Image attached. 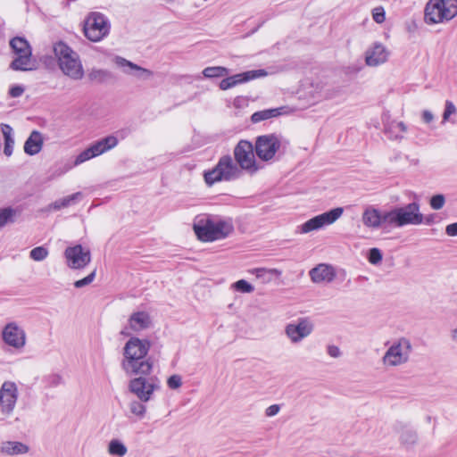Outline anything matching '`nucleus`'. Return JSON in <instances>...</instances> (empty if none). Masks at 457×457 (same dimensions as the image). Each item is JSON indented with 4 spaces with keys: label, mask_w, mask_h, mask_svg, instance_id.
Wrapping results in <instances>:
<instances>
[{
    "label": "nucleus",
    "mask_w": 457,
    "mask_h": 457,
    "mask_svg": "<svg viewBox=\"0 0 457 457\" xmlns=\"http://www.w3.org/2000/svg\"><path fill=\"white\" fill-rule=\"evenodd\" d=\"M48 249L45 245L34 247L30 251V259L36 262H41L48 256Z\"/></svg>",
    "instance_id": "37"
},
{
    "label": "nucleus",
    "mask_w": 457,
    "mask_h": 457,
    "mask_svg": "<svg viewBox=\"0 0 457 457\" xmlns=\"http://www.w3.org/2000/svg\"><path fill=\"white\" fill-rule=\"evenodd\" d=\"M129 325L133 331L138 332L149 328L152 325V319L146 312H135L129 318Z\"/></svg>",
    "instance_id": "20"
},
{
    "label": "nucleus",
    "mask_w": 457,
    "mask_h": 457,
    "mask_svg": "<svg viewBox=\"0 0 457 457\" xmlns=\"http://www.w3.org/2000/svg\"><path fill=\"white\" fill-rule=\"evenodd\" d=\"M396 428L402 429L401 436H400V441L403 445L408 446H412L417 443L418 440V435L415 430L406 428V426H404L402 422H398L396 424Z\"/></svg>",
    "instance_id": "25"
},
{
    "label": "nucleus",
    "mask_w": 457,
    "mask_h": 457,
    "mask_svg": "<svg viewBox=\"0 0 457 457\" xmlns=\"http://www.w3.org/2000/svg\"><path fill=\"white\" fill-rule=\"evenodd\" d=\"M111 23L108 18L98 12H91L84 21V36L92 42H99L110 33Z\"/></svg>",
    "instance_id": "6"
},
{
    "label": "nucleus",
    "mask_w": 457,
    "mask_h": 457,
    "mask_svg": "<svg viewBox=\"0 0 457 457\" xmlns=\"http://www.w3.org/2000/svg\"><path fill=\"white\" fill-rule=\"evenodd\" d=\"M457 15V0H429L424 10L427 24L449 21Z\"/></svg>",
    "instance_id": "5"
},
{
    "label": "nucleus",
    "mask_w": 457,
    "mask_h": 457,
    "mask_svg": "<svg viewBox=\"0 0 457 457\" xmlns=\"http://www.w3.org/2000/svg\"><path fill=\"white\" fill-rule=\"evenodd\" d=\"M313 330V324L308 318H299L296 323L287 324L286 334L293 343H298Z\"/></svg>",
    "instance_id": "15"
},
{
    "label": "nucleus",
    "mask_w": 457,
    "mask_h": 457,
    "mask_svg": "<svg viewBox=\"0 0 457 457\" xmlns=\"http://www.w3.org/2000/svg\"><path fill=\"white\" fill-rule=\"evenodd\" d=\"M230 70L224 66H209L203 70L202 74L205 79H220L229 75Z\"/></svg>",
    "instance_id": "27"
},
{
    "label": "nucleus",
    "mask_w": 457,
    "mask_h": 457,
    "mask_svg": "<svg viewBox=\"0 0 457 457\" xmlns=\"http://www.w3.org/2000/svg\"><path fill=\"white\" fill-rule=\"evenodd\" d=\"M238 98H239V97H237V98L235 100V102H234V105H235V106H238L237 104H239V102H237V100Z\"/></svg>",
    "instance_id": "62"
},
{
    "label": "nucleus",
    "mask_w": 457,
    "mask_h": 457,
    "mask_svg": "<svg viewBox=\"0 0 457 457\" xmlns=\"http://www.w3.org/2000/svg\"><path fill=\"white\" fill-rule=\"evenodd\" d=\"M438 219H439V216L437 213H431L427 216H424L423 223H425L427 225H432V224L437 222Z\"/></svg>",
    "instance_id": "51"
},
{
    "label": "nucleus",
    "mask_w": 457,
    "mask_h": 457,
    "mask_svg": "<svg viewBox=\"0 0 457 457\" xmlns=\"http://www.w3.org/2000/svg\"><path fill=\"white\" fill-rule=\"evenodd\" d=\"M23 149H24V152H25L26 154H29V138L24 142Z\"/></svg>",
    "instance_id": "57"
},
{
    "label": "nucleus",
    "mask_w": 457,
    "mask_h": 457,
    "mask_svg": "<svg viewBox=\"0 0 457 457\" xmlns=\"http://www.w3.org/2000/svg\"><path fill=\"white\" fill-rule=\"evenodd\" d=\"M29 56H30V62L32 61V49L30 48V54H29Z\"/></svg>",
    "instance_id": "63"
},
{
    "label": "nucleus",
    "mask_w": 457,
    "mask_h": 457,
    "mask_svg": "<svg viewBox=\"0 0 457 457\" xmlns=\"http://www.w3.org/2000/svg\"><path fill=\"white\" fill-rule=\"evenodd\" d=\"M396 126L401 129V131L405 132L407 130L406 125L403 121H399L396 123Z\"/></svg>",
    "instance_id": "56"
},
{
    "label": "nucleus",
    "mask_w": 457,
    "mask_h": 457,
    "mask_svg": "<svg viewBox=\"0 0 457 457\" xmlns=\"http://www.w3.org/2000/svg\"><path fill=\"white\" fill-rule=\"evenodd\" d=\"M17 213V210L10 207L0 209V228L7 223L12 222Z\"/></svg>",
    "instance_id": "35"
},
{
    "label": "nucleus",
    "mask_w": 457,
    "mask_h": 457,
    "mask_svg": "<svg viewBox=\"0 0 457 457\" xmlns=\"http://www.w3.org/2000/svg\"><path fill=\"white\" fill-rule=\"evenodd\" d=\"M285 107L270 108L262 111H257L251 115V121L253 123H258L262 120H266L271 118H276L282 115Z\"/></svg>",
    "instance_id": "24"
},
{
    "label": "nucleus",
    "mask_w": 457,
    "mask_h": 457,
    "mask_svg": "<svg viewBox=\"0 0 457 457\" xmlns=\"http://www.w3.org/2000/svg\"><path fill=\"white\" fill-rule=\"evenodd\" d=\"M232 288L240 293L249 294L254 291V287L245 279H239L232 284Z\"/></svg>",
    "instance_id": "36"
},
{
    "label": "nucleus",
    "mask_w": 457,
    "mask_h": 457,
    "mask_svg": "<svg viewBox=\"0 0 457 457\" xmlns=\"http://www.w3.org/2000/svg\"><path fill=\"white\" fill-rule=\"evenodd\" d=\"M236 164L240 170H246L248 173L254 174L260 170L255 160V145L246 139H241L236 145L234 151Z\"/></svg>",
    "instance_id": "7"
},
{
    "label": "nucleus",
    "mask_w": 457,
    "mask_h": 457,
    "mask_svg": "<svg viewBox=\"0 0 457 457\" xmlns=\"http://www.w3.org/2000/svg\"><path fill=\"white\" fill-rule=\"evenodd\" d=\"M453 332V337L454 338L456 337V335H457V328Z\"/></svg>",
    "instance_id": "59"
},
{
    "label": "nucleus",
    "mask_w": 457,
    "mask_h": 457,
    "mask_svg": "<svg viewBox=\"0 0 457 457\" xmlns=\"http://www.w3.org/2000/svg\"><path fill=\"white\" fill-rule=\"evenodd\" d=\"M367 259L371 264H378L382 262V251L377 247L370 248L368 251Z\"/></svg>",
    "instance_id": "38"
},
{
    "label": "nucleus",
    "mask_w": 457,
    "mask_h": 457,
    "mask_svg": "<svg viewBox=\"0 0 457 457\" xmlns=\"http://www.w3.org/2000/svg\"><path fill=\"white\" fill-rule=\"evenodd\" d=\"M126 445L119 439H112L110 441L108 445V452L110 454L122 457L127 453Z\"/></svg>",
    "instance_id": "31"
},
{
    "label": "nucleus",
    "mask_w": 457,
    "mask_h": 457,
    "mask_svg": "<svg viewBox=\"0 0 457 457\" xmlns=\"http://www.w3.org/2000/svg\"><path fill=\"white\" fill-rule=\"evenodd\" d=\"M10 46L15 54H29V42L24 37L12 38L10 41Z\"/></svg>",
    "instance_id": "30"
},
{
    "label": "nucleus",
    "mask_w": 457,
    "mask_h": 457,
    "mask_svg": "<svg viewBox=\"0 0 457 457\" xmlns=\"http://www.w3.org/2000/svg\"><path fill=\"white\" fill-rule=\"evenodd\" d=\"M2 338L4 344L15 349H20L26 344L24 330L15 323H9L3 328Z\"/></svg>",
    "instance_id": "16"
},
{
    "label": "nucleus",
    "mask_w": 457,
    "mask_h": 457,
    "mask_svg": "<svg viewBox=\"0 0 457 457\" xmlns=\"http://www.w3.org/2000/svg\"><path fill=\"white\" fill-rule=\"evenodd\" d=\"M120 334H121V335H123V336H129V333H127V332H126V331H124V330H122V331L120 332Z\"/></svg>",
    "instance_id": "60"
},
{
    "label": "nucleus",
    "mask_w": 457,
    "mask_h": 457,
    "mask_svg": "<svg viewBox=\"0 0 457 457\" xmlns=\"http://www.w3.org/2000/svg\"><path fill=\"white\" fill-rule=\"evenodd\" d=\"M118 145V137L109 135L92 143L96 154L99 155L114 148Z\"/></svg>",
    "instance_id": "23"
},
{
    "label": "nucleus",
    "mask_w": 457,
    "mask_h": 457,
    "mask_svg": "<svg viewBox=\"0 0 457 457\" xmlns=\"http://www.w3.org/2000/svg\"><path fill=\"white\" fill-rule=\"evenodd\" d=\"M371 13L373 20L377 23L381 24L386 21V11L383 6H377L373 8Z\"/></svg>",
    "instance_id": "41"
},
{
    "label": "nucleus",
    "mask_w": 457,
    "mask_h": 457,
    "mask_svg": "<svg viewBox=\"0 0 457 457\" xmlns=\"http://www.w3.org/2000/svg\"><path fill=\"white\" fill-rule=\"evenodd\" d=\"M434 119V115L431 112L425 110L422 112V120L425 123H430Z\"/></svg>",
    "instance_id": "55"
},
{
    "label": "nucleus",
    "mask_w": 457,
    "mask_h": 457,
    "mask_svg": "<svg viewBox=\"0 0 457 457\" xmlns=\"http://www.w3.org/2000/svg\"><path fill=\"white\" fill-rule=\"evenodd\" d=\"M419 202H411L401 207H395L396 228L406 225H420L423 223L424 215L420 212Z\"/></svg>",
    "instance_id": "9"
},
{
    "label": "nucleus",
    "mask_w": 457,
    "mask_h": 457,
    "mask_svg": "<svg viewBox=\"0 0 457 457\" xmlns=\"http://www.w3.org/2000/svg\"><path fill=\"white\" fill-rule=\"evenodd\" d=\"M10 67L14 71L29 70V54H16Z\"/></svg>",
    "instance_id": "34"
},
{
    "label": "nucleus",
    "mask_w": 457,
    "mask_h": 457,
    "mask_svg": "<svg viewBox=\"0 0 457 457\" xmlns=\"http://www.w3.org/2000/svg\"><path fill=\"white\" fill-rule=\"evenodd\" d=\"M411 345L409 340L400 339L391 345L383 357L384 362L391 366H397L408 361Z\"/></svg>",
    "instance_id": "11"
},
{
    "label": "nucleus",
    "mask_w": 457,
    "mask_h": 457,
    "mask_svg": "<svg viewBox=\"0 0 457 457\" xmlns=\"http://www.w3.org/2000/svg\"><path fill=\"white\" fill-rule=\"evenodd\" d=\"M25 91V87L15 85L12 86L10 90L9 94L12 97H18L21 96Z\"/></svg>",
    "instance_id": "48"
},
{
    "label": "nucleus",
    "mask_w": 457,
    "mask_h": 457,
    "mask_svg": "<svg viewBox=\"0 0 457 457\" xmlns=\"http://www.w3.org/2000/svg\"><path fill=\"white\" fill-rule=\"evenodd\" d=\"M114 62L118 67L122 68L127 73H132V71H138L139 73L136 74V76L139 79H147L153 76V71L150 70L143 68L121 56H116Z\"/></svg>",
    "instance_id": "19"
},
{
    "label": "nucleus",
    "mask_w": 457,
    "mask_h": 457,
    "mask_svg": "<svg viewBox=\"0 0 457 457\" xmlns=\"http://www.w3.org/2000/svg\"><path fill=\"white\" fill-rule=\"evenodd\" d=\"M389 132H390V129L386 125H385V127H384V133L386 135H387Z\"/></svg>",
    "instance_id": "58"
},
{
    "label": "nucleus",
    "mask_w": 457,
    "mask_h": 457,
    "mask_svg": "<svg viewBox=\"0 0 457 457\" xmlns=\"http://www.w3.org/2000/svg\"><path fill=\"white\" fill-rule=\"evenodd\" d=\"M182 385V378L179 375L174 374L168 378L167 386L170 389H178Z\"/></svg>",
    "instance_id": "45"
},
{
    "label": "nucleus",
    "mask_w": 457,
    "mask_h": 457,
    "mask_svg": "<svg viewBox=\"0 0 457 457\" xmlns=\"http://www.w3.org/2000/svg\"><path fill=\"white\" fill-rule=\"evenodd\" d=\"M44 144L43 135L37 131L33 130L30 132V156L38 154Z\"/></svg>",
    "instance_id": "29"
},
{
    "label": "nucleus",
    "mask_w": 457,
    "mask_h": 457,
    "mask_svg": "<svg viewBox=\"0 0 457 457\" xmlns=\"http://www.w3.org/2000/svg\"><path fill=\"white\" fill-rule=\"evenodd\" d=\"M427 420H428V421L429 422V421H430V420H431V417H430V416H428V417H427Z\"/></svg>",
    "instance_id": "64"
},
{
    "label": "nucleus",
    "mask_w": 457,
    "mask_h": 457,
    "mask_svg": "<svg viewBox=\"0 0 457 457\" xmlns=\"http://www.w3.org/2000/svg\"><path fill=\"white\" fill-rule=\"evenodd\" d=\"M132 133V129L129 127L122 128L118 129L113 135L118 137V141L123 140Z\"/></svg>",
    "instance_id": "47"
},
{
    "label": "nucleus",
    "mask_w": 457,
    "mask_h": 457,
    "mask_svg": "<svg viewBox=\"0 0 457 457\" xmlns=\"http://www.w3.org/2000/svg\"><path fill=\"white\" fill-rule=\"evenodd\" d=\"M279 410H280L279 404H272L266 409L265 415L268 417L275 416L278 413Z\"/></svg>",
    "instance_id": "50"
},
{
    "label": "nucleus",
    "mask_w": 457,
    "mask_h": 457,
    "mask_svg": "<svg viewBox=\"0 0 457 457\" xmlns=\"http://www.w3.org/2000/svg\"><path fill=\"white\" fill-rule=\"evenodd\" d=\"M253 272L259 278H265L267 274L281 275V271L277 269L256 268Z\"/></svg>",
    "instance_id": "43"
},
{
    "label": "nucleus",
    "mask_w": 457,
    "mask_h": 457,
    "mask_svg": "<svg viewBox=\"0 0 457 457\" xmlns=\"http://www.w3.org/2000/svg\"><path fill=\"white\" fill-rule=\"evenodd\" d=\"M44 382L46 387H53L61 385L63 381L59 374H51L44 378Z\"/></svg>",
    "instance_id": "42"
},
{
    "label": "nucleus",
    "mask_w": 457,
    "mask_h": 457,
    "mask_svg": "<svg viewBox=\"0 0 457 457\" xmlns=\"http://www.w3.org/2000/svg\"><path fill=\"white\" fill-rule=\"evenodd\" d=\"M344 212L342 207L330 209L321 214L316 215L306 220L300 227L301 233H309L318 230L326 225H330L338 220Z\"/></svg>",
    "instance_id": "10"
},
{
    "label": "nucleus",
    "mask_w": 457,
    "mask_h": 457,
    "mask_svg": "<svg viewBox=\"0 0 457 457\" xmlns=\"http://www.w3.org/2000/svg\"><path fill=\"white\" fill-rule=\"evenodd\" d=\"M328 353L331 356V357H338L340 355V350L337 346L336 345H328Z\"/></svg>",
    "instance_id": "54"
},
{
    "label": "nucleus",
    "mask_w": 457,
    "mask_h": 457,
    "mask_svg": "<svg viewBox=\"0 0 457 457\" xmlns=\"http://www.w3.org/2000/svg\"><path fill=\"white\" fill-rule=\"evenodd\" d=\"M64 257L67 266L72 270H80L88 265L91 262L89 250H84L81 245L69 246L64 251Z\"/></svg>",
    "instance_id": "13"
},
{
    "label": "nucleus",
    "mask_w": 457,
    "mask_h": 457,
    "mask_svg": "<svg viewBox=\"0 0 457 457\" xmlns=\"http://www.w3.org/2000/svg\"><path fill=\"white\" fill-rule=\"evenodd\" d=\"M13 145H14L13 140L4 141V153L5 155L10 156L12 154Z\"/></svg>",
    "instance_id": "53"
},
{
    "label": "nucleus",
    "mask_w": 457,
    "mask_h": 457,
    "mask_svg": "<svg viewBox=\"0 0 457 457\" xmlns=\"http://www.w3.org/2000/svg\"><path fill=\"white\" fill-rule=\"evenodd\" d=\"M12 129L9 125H6V124L2 125V133L4 135V141L13 140L12 137Z\"/></svg>",
    "instance_id": "49"
},
{
    "label": "nucleus",
    "mask_w": 457,
    "mask_h": 457,
    "mask_svg": "<svg viewBox=\"0 0 457 457\" xmlns=\"http://www.w3.org/2000/svg\"><path fill=\"white\" fill-rule=\"evenodd\" d=\"M388 52L386 48L378 42L374 43L373 46L366 51L365 61L369 66H378L386 62Z\"/></svg>",
    "instance_id": "17"
},
{
    "label": "nucleus",
    "mask_w": 457,
    "mask_h": 457,
    "mask_svg": "<svg viewBox=\"0 0 457 457\" xmlns=\"http://www.w3.org/2000/svg\"><path fill=\"white\" fill-rule=\"evenodd\" d=\"M53 51L60 69L65 75L73 79H80L83 77L84 71L79 54L68 44L60 40L54 45Z\"/></svg>",
    "instance_id": "3"
},
{
    "label": "nucleus",
    "mask_w": 457,
    "mask_h": 457,
    "mask_svg": "<svg viewBox=\"0 0 457 457\" xmlns=\"http://www.w3.org/2000/svg\"><path fill=\"white\" fill-rule=\"evenodd\" d=\"M445 197L442 194H436L431 196L429 200L430 207L434 210H440L444 207Z\"/></svg>",
    "instance_id": "39"
},
{
    "label": "nucleus",
    "mask_w": 457,
    "mask_h": 457,
    "mask_svg": "<svg viewBox=\"0 0 457 457\" xmlns=\"http://www.w3.org/2000/svg\"><path fill=\"white\" fill-rule=\"evenodd\" d=\"M152 343L147 338L131 337L123 347V359L120 366L129 377L135 376L129 382L128 388L138 401L129 403L132 414L140 420L145 417L146 406L144 403L153 398L154 393L161 388L156 376H152L154 358L148 356Z\"/></svg>",
    "instance_id": "1"
},
{
    "label": "nucleus",
    "mask_w": 457,
    "mask_h": 457,
    "mask_svg": "<svg viewBox=\"0 0 457 457\" xmlns=\"http://www.w3.org/2000/svg\"><path fill=\"white\" fill-rule=\"evenodd\" d=\"M379 220L380 209L373 205H368L365 207L361 215V221L365 227L372 229H378Z\"/></svg>",
    "instance_id": "21"
},
{
    "label": "nucleus",
    "mask_w": 457,
    "mask_h": 457,
    "mask_svg": "<svg viewBox=\"0 0 457 457\" xmlns=\"http://www.w3.org/2000/svg\"><path fill=\"white\" fill-rule=\"evenodd\" d=\"M254 145L258 159L270 162L274 159L283 145L282 136L276 133L261 135L255 137Z\"/></svg>",
    "instance_id": "8"
},
{
    "label": "nucleus",
    "mask_w": 457,
    "mask_h": 457,
    "mask_svg": "<svg viewBox=\"0 0 457 457\" xmlns=\"http://www.w3.org/2000/svg\"><path fill=\"white\" fill-rule=\"evenodd\" d=\"M268 71L265 69H258L246 71L241 73L225 76L219 83L220 90H228L237 85L246 83L250 80L263 78L268 75Z\"/></svg>",
    "instance_id": "12"
},
{
    "label": "nucleus",
    "mask_w": 457,
    "mask_h": 457,
    "mask_svg": "<svg viewBox=\"0 0 457 457\" xmlns=\"http://www.w3.org/2000/svg\"><path fill=\"white\" fill-rule=\"evenodd\" d=\"M238 98H239V97H237V98L235 100V102H234V105H235V106H238L237 104H239V102H237V100Z\"/></svg>",
    "instance_id": "61"
},
{
    "label": "nucleus",
    "mask_w": 457,
    "mask_h": 457,
    "mask_svg": "<svg viewBox=\"0 0 457 457\" xmlns=\"http://www.w3.org/2000/svg\"><path fill=\"white\" fill-rule=\"evenodd\" d=\"M81 197H82V193L76 192L72 195H70L68 196H65V197H62V198H60V199L54 201L51 204V207L54 210H60L62 208H66L68 206H71V205L76 204L79 199H81Z\"/></svg>",
    "instance_id": "28"
},
{
    "label": "nucleus",
    "mask_w": 457,
    "mask_h": 457,
    "mask_svg": "<svg viewBox=\"0 0 457 457\" xmlns=\"http://www.w3.org/2000/svg\"><path fill=\"white\" fill-rule=\"evenodd\" d=\"M309 275L314 283L331 282L336 278V271L331 265L321 263L312 268Z\"/></svg>",
    "instance_id": "18"
},
{
    "label": "nucleus",
    "mask_w": 457,
    "mask_h": 457,
    "mask_svg": "<svg viewBox=\"0 0 457 457\" xmlns=\"http://www.w3.org/2000/svg\"><path fill=\"white\" fill-rule=\"evenodd\" d=\"M94 146L90 144L86 149H84L81 153H79L74 161V165H79L92 158L97 157Z\"/></svg>",
    "instance_id": "33"
},
{
    "label": "nucleus",
    "mask_w": 457,
    "mask_h": 457,
    "mask_svg": "<svg viewBox=\"0 0 457 457\" xmlns=\"http://www.w3.org/2000/svg\"><path fill=\"white\" fill-rule=\"evenodd\" d=\"M388 228H396L395 207L386 211L380 210L379 228L386 229Z\"/></svg>",
    "instance_id": "26"
},
{
    "label": "nucleus",
    "mask_w": 457,
    "mask_h": 457,
    "mask_svg": "<svg viewBox=\"0 0 457 457\" xmlns=\"http://www.w3.org/2000/svg\"><path fill=\"white\" fill-rule=\"evenodd\" d=\"M193 229L197 239L202 242L224 239L234 232L233 219L211 215L196 217Z\"/></svg>",
    "instance_id": "2"
},
{
    "label": "nucleus",
    "mask_w": 457,
    "mask_h": 457,
    "mask_svg": "<svg viewBox=\"0 0 457 457\" xmlns=\"http://www.w3.org/2000/svg\"><path fill=\"white\" fill-rule=\"evenodd\" d=\"M96 275V270H94L91 273H89L85 278L76 280L73 285L76 288H82L86 286H88L89 284H91L94 281Z\"/></svg>",
    "instance_id": "40"
},
{
    "label": "nucleus",
    "mask_w": 457,
    "mask_h": 457,
    "mask_svg": "<svg viewBox=\"0 0 457 457\" xmlns=\"http://www.w3.org/2000/svg\"><path fill=\"white\" fill-rule=\"evenodd\" d=\"M18 398V389L15 383L5 381L0 388V407L4 414L12 412Z\"/></svg>",
    "instance_id": "14"
},
{
    "label": "nucleus",
    "mask_w": 457,
    "mask_h": 457,
    "mask_svg": "<svg viewBox=\"0 0 457 457\" xmlns=\"http://www.w3.org/2000/svg\"><path fill=\"white\" fill-rule=\"evenodd\" d=\"M40 61L48 69H54L55 65L58 64V61L55 55H43L40 58Z\"/></svg>",
    "instance_id": "46"
},
{
    "label": "nucleus",
    "mask_w": 457,
    "mask_h": 457,
    "mask_svg": "<svg viewBox=\"0 0 457 457\" xmlns=\"http://www.w3.org/2000/svg\"><path fill=\"white\" fill-rule=\"evenodd\" d=\"M29 447L21 442L17 441H5L1 444L0 451L6 455H20L28 452Z\"/></svg>",
    "instance_id": "22"
},
{
    "label": "nucleus",
    "mask_w": 457,
    "mask_h": 457,
    "mask_svg": "<svg viewBox=\"0 0 457 457\" xmlns=\"http://www.w3.org/2000/svg\"><path fill=\"white\" fill-rule=\"evenodd\" d=\"M241 175L242 171L229 154L222 155L213 168L203 172L204 183L209 187L218 182L237 179Z\"/></svg>",
    "instance_id": "4"
},
{
    "label": "nucleus",
    "mask_w": 457,
    "mask_h": 457,
    "mask_svg": "<svg viewBox=\"0 0 457 457\" xmlns=\"http://www.w3.org/2000/svg\"><path fill=\"white\" fill-rule=\"evenodd\" d=\"M89 80L99 84L106 82L112 78V73L106 70H92L87 75Z\"/></svg>",
    "instance_id": "32"
},
{
    "label": "nucleus",
    "mask_w": 457,
    "mask_h": 457,
    "mask_svg": "<svg viewBox=\"0 0 457 457\" xmlns=\"http://www.w3.org/2000/svg\"><path fill=\"white\" fill-rule=\"evenodd\" d=\"M445 233H446V235H448L450 237H456L457 236V222L448 224L445 228Z\"/></svg>",
    "instance_id": "52"
},
{
    "label": "nucleus",
    "mask_w": 457,
    "mask_h": 457,
    "mask_svg": "<svg viewBox=\"0 0 457 457\" xmlns=\"http://www.w3.org/2000/svg\"><path fill=\"white\" fill-rule=\"evenodd\" d=\"M456 112V107L452 101L446 100L445 110L443 112V121H446L449 120L452 114Z\"/></svg>",
    "instance_id": "44"
}]
</instances>
